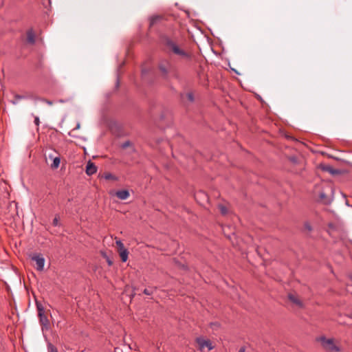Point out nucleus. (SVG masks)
Listing matches in <instances>:
<instances>
[{
    "label": "nucleus",
    "instance_id": "2eb2a0df",
    "mask_svg": "<svg viewBox=\"0 0 352 352\" xmlns=\"http://www.w3.org/2000/svg\"><path fill=\"white\" fill-rule=\"evenodd\" d=\"M319 197L321 201L324 204H329L331 202V199L327 197L324 192H321L319 195Z\"/></svg>",
    "mask_w": 352,
    "mask_h": 352
},
{
    "label": "nucleus",
    "instance_id": "1a4fd4ad",
    "mask_svg": "<svg viewBox=\"0 0 352 352\" xmlns=\"http://www.w3.org/2000/svg\"><path fill=\"white\" fill-rule=\"evenodd\" d=\"M39 321L43 326L47 327L50 324L49 320L45 314V311L38 314Z\"/></svg>",
    "mask_w": 352,
    "mask_h": 352
},
{
    "label": "nucleus",
    "instance_id": "473e14b6",
    "mask_svg": "<svg viewBox=\"0 0 352 352\" xmlns=\"http://www.w3.org/2000/svg\"><path fill=\"white\" fill-rule=\"evenodd\" d=\"M350 317L352 318V315H351V316H350Z\"/></svg>",
    "mask_w": 352,
    "mask_h": 352
},
{
    "label": "nucleus",
    "instance_id": "f257e3e1",
    "mask_svg": "<svg viewBox=\"0 0 352 352\" xmlns=\"http://www.w3.org/2000/svg\"><path fill=\"white\" fill-rule=\"evenodd\" d=\"M162 43L168 54L175 55L186 63L192 60L191 53L186 51L176 40L165 35L162 37Z\"/></svg>",
    "mask_w": 352,
    "mask_h": 352
},
{
    "label": "nucleus",
    "instance_id": "ddd939ff",
    "mask_svg": "<svg viewBox=\"0 0 352 352\" xmlns=\"http://www.w3.org/2000/svg\"><path fill=\"white\" fill-rule=\"evenodd\" d=\"M120 256L122 262H126L128 259L129 251L127 249L124 248L118 251Z\"/></svg>",
    "mask_w": 352,
    "mask_h": 352
},
{
    "label": "nucleus",
    "instance_id": "7ed1b4c3",
    "mask_svg": "<svg viewBox=\"0 0 352 352\" xmlns=\"http://www.w3.org/2000/svg\"><path fill=\"white\" fill-rule=\"evenodd\" d=\"M195 342L197 344L198 349L201 352H204L206 349L210 351L214 348L212 342L209 339H206L201 336L195 339Z\"/></svg>",
    "mask_w": 352,
    "mask_h": 352
},
{
    "label": "nucleus",
    "instance_id": "f3484780",
    "mask_svg": "<svg viewBox=\"0 0 352 352\" xmlns=\"http://www.w3.org/2000/svg\"><path fill=\"white\" fill-rule=\"evenodd\" d=\"M14 100H12V103L13 104H17L18 101L21 99H24V98H26L27 96H21V95H19V94H15L14 96Z\"/></svg>",
    "mask_w": 352,
    "mask_h": 352
},
{
    "label": "nucleus",
    "instance_id": "7c9ffc66",
    "mask_svg": "<svg viewBox=\"0 0 352 352\" xmlns=\"http://www.w3.org/2000/svg\"><path fill=\"white\" fill-rule=\"evenodd\" d=\"M238 352H245V348L244 346L241 347Z\"/></svg>",
    "mask_w": 352,
    "mask_h": 352
},
{
    "label": "nucleus",
    "instance_id": "a878e982",
    "mask_svg": "<svg viewBox=\"0 0 352 352\" xmlns=\"http://www.w3.org/2000/svg\"><path fill=\"white\" fill-rule=\"evenodd\" d=\"M52 224L54 226H57L58 225V217H55V218L53 219Z\"/></svg>",
    "mask_w": 352,
    "mask_h": 352
},
{
    "label": "nucleus",
    "instance_id": "2f4dec72",
    "mask_svg": "<svg viewBox=\"0 0 352 352\" xmlns=\"http://www.w3.org/2000/svg\"><path fill=\"white\" fill-rule=\"evenodd\" d=\"M80 127V124H78L76 129H78Z\"/></svg>",
    "mask_w": 352,
    "mask_h": 352
},
{
    "label": "nucleus",
    "instance_id": "c85d7f7f",
    "mask_svg": "<svg viewBox=\"0 0 352 352\" xmlns=\"http://www.w3.org/2000/svg\"><path fill=\"white\" fill-rule=\"evenodd\" d=\"M40 100H41V101H43V102H46V103H47V104H49V105H52V104H53L52 101H51V100H47V99L41 98V99H40Z\"/></svg>",
    "mask_w": 352,
    "mask_h": 352
},
{
    "label": "nucleus",
    "instance_id": "bb28decb",
    "mask_svg": "<svg viewBox=\"0 0 352 352\" xmlns=\"http://www.w3.org/2000/svg\"><path fill=\"white\" fill-rule=\"evenodd\" d=\"M34 124L38 126L39 124H40V120H39V118L38 116H35L34 117Z\"/></svg>",
    "mask_w": 352,
    "mask_h": 352
},
{
    "label": "nucleus",
    "instance_id": "a211bd4d",
    "mask_svg": "<svg viewBox=\"0 0 352 352\" xmlns=\"http://www.w3.org/2000/svg\"><path fill=\"white\" fill-rule=\"evenodd\" d=\"M322 169L325 171H327L331 174L336 173L337 171L334 170L331 166H325L322 168Z\"/></svg>",
    "mask_w": 352,
    "mask_h": 352
},
{
    "label": "nucleus",
    "instance_id": "4be33fe9",
    "mask_svg": "<svg viewBox=\"0 0 352 352\" xmlns=\"http://www.w3.org/2000/svg\"><path fill=\"white\" fill-rule=\"evenodd\" d=\"M116 245L118 246V251H120L122 249L125 248L123 243L121 241H120V240L116 241Z\"/></svg>",
    "mask_w": 352,
    "mask_h": 352
},
{
    "label": "nucleus",
    "instance_id": "aec40b11",
    "mask_svg": "<svg viewBox=\"0 0 352 352\" xmlns=\"http://www.w3.org/2000/svg\"><path fill=\"white\" fill-rule=\"evenodd\" d=\"M47 349L48 352H58L56 347L50 343L47 345Z\"/></svg>",
    "mask_w": 352,
    "mask_h": 352
},
{
    "label": "nucleus",
    "instance_id": "9b49d317",
    "mask_svg": "<svg viewBox=\"0 0 352 352\" xmlns=\"http://www.w3.org/2000/svg\"><path fill=\"white\" fill-rule=\"evenodd\" d=\"M49 157L53 160V163L51 164V168L52 169L58 168L60 162V157L57 156L54 157L52 154H49Z\"/></svg>",
    "mask_w": 352,
    "mask_h": 352
},
{
    "label": "nucleus",
    "instance_id": "0eeeda50",
    "mask_svg": "<svg viewBox=\"0 0 352 352\" xmlns=\"http://www.w3.org/2000/svg\"><path fill=\"white\" fill-rule=\"evenodd\" d=\"M116 195L118 199L121 200H125L129 198L130 194L127 190H121L116 191Z\"/></svg>",
    "mask_w": 352,
    "mask_h": 352
},
{
    "label": "nucleus",
    "instance_id": "39448f33",
    "mask_svg": "<svg viewBox=\"0 0 352 352\" xmlns=\"http://www.w3.org/2000/svg\"><path fill=\"white\" fill-rule=\"evenodd\" d=\"M171 68V64L167 60H162L159 64V69L164 76H166Z\"/></svg>",
    "mask_w": 352,
    "mask_h": 352
},
{
    "label": "nucleus",
    "instance_id": "dca6fc26",
    "mask_svg": "<svg viewBox=\"0 0 352 352\" xmlns=\"http://www.w3.org/2000/svg\"><path fill=\"white\" fill-rule=\"evenodd\" d=\"M156 289H157V287L146 288L144 289L143 293L147 296H150V295H152L153 294L154 291H155Z\"/></svg>",
    "mask_w": 352,
    "mask_h": 352
},
{
    "label": "nucleus",
    "instance_id": "cd10ccee",
    "mask_svg": "<svg viewBox=\"0 0 352 352\" xmlns=\"http://www.w3.org/2000/svg\"><path fill=\"white\" fill-rule=\"evenodd\" d=\"M305 228L308 231H311L312 230V228H311V226H310V224L309 223H306L305 224Z\"/></svg>",
    "mask_w": 352,
    "mask_h": 352
},
{
    "label": "nucleus",
    "instance_id": "5701e85b",
    "mask_svg": "<svg viewBox=\"0 0 352 352\" xmlns=\"http://www.w3.org/2000/svg\"><path fill=\"white\" fill-rule=\"evenodd\" d=\"M186 96L190 102H192L194 101V96L192 92L187 93Z\"/></svg>",
    "mask_w": 352,
    "mask_h": 352
},
{
    "label": "nucleus",
    "instance_id": "b1692460",
    "mask_svg": "<svg viewBox=\"0 0 352 352\" xmlns=\"http://www.w3.org/2000/svg\"><path fill=\"white\" fill-rule=\"evenodd\" d=\"M219 208L221 214H226L228 212V210H227L226 207L223 205H219Z\"/></svg>",
    "mask_w": 352,
    "mask_h": 352
},
{
    "label": "nucleus",
    "instance_id": "423d86ee",
    "mask_svg": "<svg viewBox=\"0 0 352 352\" xmlns=\"http://www.w3.org/2000/svg\"><path fill=\"white\" fill-rule=\"evenodd\" d=\"M97 166L91 160H89L85 172L88 175H92L97 172Z\"/></svg>",
    "mask_w": 352,
    "mask_h": 352
},
{
    "label": "nucleus",
    "instance_id": "f03ea898",
    "mask_svg": "<svg viewBox=\"0 0 352 352\" xmlns=\"http://www.w3.org/2000/svg\"><path fill=\"white\" fill-rule=\"evenodd\" d=\"M317 340L320 342L322 348L327 352H340L342 351L341 347L336 344L333 338L321 336Z\"/></svg>",
    "mask_w": 352,
    "mask_h": 352
},
{
    "label": "nucleus",
    "instance_id": "c756f323",
    "mask_svg": "<svg viewBox=\"0 0 352 352\" xmlns=\"http://www.w3.org/2000/svg\"><path fill=\"white\" fill-rule=\"evenodd\" d=\"M105 257L107 258V263H108V265H109V266H111V265L113 264L112 261H111L109 257H107V256H105Z\"/></svg>",
    "mask_w": 352,
    "mask_h": 352
},
{
    "label": "nucleus",
    "instance_id": "412c9836",
    "mask_svg": "<svg viewBox=\"0 0 352 352\" xmlns=\"http://www.w3.org/2000/svg\"><path fill=\"white\" fill-rule=\"evenodd\" d=\"M36 308H37L38 314L45 311L43 305L37 302H36Z\"/></svg>",
    "mask_w": 352,
    "mask_h": 352
},
{
    "label": "nucleus",
    "instance_id": "4468645a",
    "mask_svg": "<svg viewBox=\"0 0 352 352\" xmlns=\"http://www.w3.org/2000/svg\"><path fill=\"white\" fill-rule=\"evenodd\" d=\"M102 177L105 179L106 180H113V181H118V177L115 176L114 175L110 173H104Z\"/></svg>",
    "mask_w": 352,
    "mask_h": 352
},
{
    "label": "nucleus",
    "instance_id": "f8f14e48",
    "mask_svg": "<svg viewBox=\"0 0 352 352\" xmlns=\"http://www.w3.org/2000/svg\"><path fill=\"white\" fill-rule=\"evenodd\" d=\"M288 298L289 299L290 301H292L293 303L297 305L299 307H302V302H301V300L297 297L294 294H289L288 295Z\"/></svg>",
    "mask_w": 352,
    "mask_h": 352
},
{
    "label": "nucleus",
    "instance_id": "20e7f679",
    "mask_svg": "<svg viewBox=\"0 0 352 352\" xmlns=\"http://www.w3.org/2000/svg\"><path fill=\"white\" fill-rule=\"evenodd\" d=\"M31 261L35 263L34 267L36 270L41 272L44 269L45 258L41 254L34 253L30 256Z\"/></svg>",
    "mask_w": 352,
    "mask_h": 352
},
{
    "label": "nucleus",
    "instance_id": "9d476101",
    "mask_svg": "<svg viewBox=\"0 0 352 352\" xmlns=\"http://www.w3.org/2000/svg\"><path fill=\"white\" fill-rule=\"evenodd\" d=\"M27 42L31 45H33L35 43V34L32 29H30L27 32Z\"/></svg>",
    "mask_w": 352,
    "mask_h": 352
},
{
    "label": "nucleus",
    "instance_id": "6e6552de",
    "mask_svg": "<svg viewBox=\"0 0 352 352\" xmlns=\"http://www.w3.org/2000/svg\"><path fill=\"white\" fill-rule=\"evenodd\" d=\"M163 19L162 15H153L149 18V27L155 25L157 23L160 22Z\"/></svg>",
    "mask_w": 352,
    "mask_h": 352
},
{
    "label": "nucleus",
    "instance_id": "393cba45",
    "mask_svg": "<svg viewBox=\"0 0 352 352\" xmlns=\"http://www.w3.org/2000/svg\"><path fill=\"white\" fill-rule=\"evenodd\" d=\"M132 145L131 142L130 141H126L124 143L122 144L121 147L122 148H126L129 146H131Z\"/></svg>",
    "mask_w": 352,
    "mask_h": 352
},
{
    "label": "nucleus",
    "instance_id": "6ab92c4d",
    "mask_svg": "<svg viewBox=\"0 0 352 352\" xmlns=\"http://www.w3.org/2000/svg\"><path fill=\"white\" fill-rule=\"evenodd\" d=\"M210 327L212 328V330H218L220 327V324L217 322H211L210 324Z\"/></svg>",
    "mask_w": 352,
    "mask_h": 352
}]
</instances>
